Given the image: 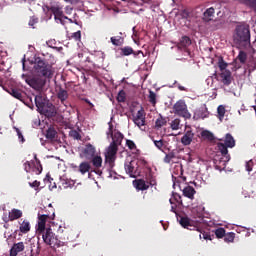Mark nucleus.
<instances>
[{
	"label": "nucleus",
	"instance_id": "4468645a",
	"mask_svg": "<svg viewBox=\"0 0 256 256\" xmlns=\"http://www.w3.org/2000/svg\"><path fill=\"white\" fill-rule=\"evenodd\" d=\"M95 153H96L95 146H93L90 143L85 145V148L83 150V155L85 159H88V161L92 160L93 157L95 156Z\"/></svg>",
	"mask_w": 256,
	"mask_h": 256
},
{
	"label": "nucleus",
	"instance_id": "aec40b11",
	"mask_svg": "<svg viewBox=\"0 0 256 256\" xmlns=\"http://www.w3.org/2000/svg\"><path fill=\"white\" fill-rule=\"evenodd\" d=\"M23 217V211L13 208L8 214V221H17V219H21Z\"/></svg>",
	"mask_w": 256,
	"mask_h": 256
},
{
	"label": "nucleus",
	"instance_id": "9d476101",
	"mask_svg": "<svg viewBox=\"0 0 256 256\" xmlns=\"http://www.w3.org/2000/svg\"><path fill=\"white\" fill-rule=\"evenodd\" d=\"M40 115H45L48 119H52V117H55L57 115V109L55 108V105L53 103H48L46 107L39 112Z\"/></svg>",
	"mask_w": 256,
	"mask_h": 256
},
{
	"label": "nucleus",
	"instance_id": "39448f33",
	"mask_svg": "<svg viewBox=\"0 0 256 256\" xmlns=\"http://www.w3.org/2000/svg\"><path fill=\"white\" fill-rule=\"evenodd\" d=\"M50 11L54 15V19H55L56 23L65 25V19H69V17H67L63 14V8L60 6H51Z\"/></svg>",
	"mask_w": 256,
	"mask_h": 256
},
{
	"label": "nucleus",
	"instance_id": "6ab92c4d",
	"mask_svg": "<svg viewBox=\"0 0 256 256\" xmlns=\"http://www.w3.org/2000/svg\"><path fill=\"white\" fill-rule=\"evenodd\" d=\"M57 98L60 100L62 105H65V107H67V104H65V101L69 99V92L67 90L60 87L57 92Z\"/></svg>",
	"mask_w": 256,
	"mask_h": 256
},
{
	"label": "nucleus",
	"instance_id": "0e129e2a",
	"mask_svg": "<svg viewBox=\"0 0 256 256\" xmlns=\"http://www.w3.org/2000/svg\"><path fill=\"white\" fill-rule=\"evenodd\" d=\"M107 137H113V135H115V133H113V124H109V129L108 132L106 133Z\"/></svg>",
	"mask_w": 256,
	"mask_h": 256
},
{
	"label": "nucleus",
	"instance_id": "9b49d317",
	"mask_svg": "<svg viewBox=\"0 0 256 256\" xmlns=\"http://www.w3.org/2000/svg\"><path fill=\"white\" fill-rule=\"evenodd\" d=\"M49 103H50L49 100L43 98V96L41 95L35 96V105L37 107L38 113H40V111L45 109L49 105Z\"/></svg>",
	"mask_w": 256,
	"mask_h": 256
},
{
	"label": "nucleus",
	"instance_id": "338daca9",
	"mask_svg": "<svg viewBox=\"0 0 256 256\" xmlns=\"http://www.w3.org/2000/svg\"><path fill=\"white\" fill-rule=\"evenodd\" d=\"M16 129V133L18 135V138L21 139L22 143L23 141H25V138L23 137V134L21 133V130H19V128H15Z\"/></svg>",
	"mask_w": 256,
	"mask_h": 256
},
{
	"label": "nucleus",
	"instance_id": "49530a36",
	"mask_svg": "<svg viewBox=\"0 0 256 256\" xmlns=\"http://www.w3.org/2000/svg\"><path fill=\"white\" fill-rule=\"evenodd\" d=\"M34 159L37 162V166L35 167V173L36 175H41L42 171H43V166H41V161H39V159H37V155L34 156Z\"/></svg>",
	"mask_w": 256,
	"mask_h": 256
},
{
	"label": "nucleus",
	"instance_id": "cd10ccee",
	"mask_svg": "<svg viewBox=\"0 0 256 256\" xmlns=\"http://www.w3.org/2000/svg\"><path fill=\"white\" fill-rule=\"evenodd\" d=\"M213 17H215V8L210 7L206 9V11L203 14V19L207 22L212 21Z\"/></svg>",
	"mask_w": 256,
	"mask_h": 256
},
{
	"label": "nucleus",
	"instance_id": "a878e982",
	"mask_svg": "<svg viewBox=\"0 0 256 256\" xmlns=\"http://www.w3.org/2000/svg\"><path fill=\"white\" fill-rule=\"evenodd\" d=\"M184 197H187L188 199H195V193H197V191H195V188H193V186H186L184 187V189L182 190Z\"/></svg>",
	"mask_w": 256,
	"mask_h": 256
},
{
	"label": "nucleus",
	"instance_id": "4be33fe9",
	"mask_svg": "<svg viewBox=\"0 0 256 256\" xmlns=\"http://www.w3.org/2000/svg\"><path fill=\"white\" fill-rule=\"evenodd\" d=\"M191 45V38L188 36H183L180 39V42L178 43L177 47L178 49H184V51H187V53H190L189 50H187V47Z\"/></svg>",
	"mask_w": 256,
	"mask_h": 256
},
{
	"label": "nucleus",
	"instance_id": "a19ab883",
	"mask_svg": "<svg viewBox=\"0 0 256 256\" xmlns=\"http://www.w3.org/2000/svg\"><path fill=\"white\" fill-rule=\"evenodd\" d=\"M217 239H223L225 238V235L227 234V232L225 231V228H218L214 231Z\"/></svg>",
	"mask_w": 256,
	"mask_h": 256
},
{
	"label": "nucleus",
	"instance_id": "7ed1b4c3",
	"mask_svg": "<svg viewBox=\"0 0 256 256\" xmlns=\"http://www.w3.org/2000/svg\"><path fill=\"white\" fill-rule=\"evenodd\" d=\"M34 71L39 77H44V79H53V75H55L53 65L49 64V62L43 60L41 57L35 58Z\"/></svg>",
	"mask_w": 256,
	"mask_h": 256
},
{
	"label": "nucleus",
	"instance_id": "473e14b6",
	"mask_svg": "<svg viewBox=\"0 0 256 256\" xmlns=\"http://www.w3.org/2000/svg\"><path fill=\"white\" fill-rule=\"evenodd\" d=\"M91 171V164L89 162H82L79 165V172L81 175H85V173H89Z\"/></svg>",
	"mask_w": 256,
	"mask_h": 256
},
{
	"label": "nucleus",
	"instance_id": "5701e85b",
	"mask_svg": "<svg viewBox=\"0 0 256 256\" xmlns=\"http://www.w3.org/2000/svg\"><path fill=\"white\" fill-rule=\"evenodd\" d=\"M136 189H138V191H147V189H149V187L151 186L149 183H147V181H145V179H138L135 180L134 182Z\"/></svg>",
	"mask_w": 256,
	"mask_h": 256
},
{
	"label": "nucleus",
	"instance_id": "e2e57ef3",
	"mask_svg": "<svg viewBox=\"0 0 256 256\" xmlns=\"http://www.w3.org/2000/svg\"><path fill=\"white\" fill-rule=\"evenodd\" d=\"M29 185H30L33 189H39V187L41 186V182L35 180L34 182H29Z\"/></svg>",
	"mask_w": 256,
	"mask_h": 256
},
{
	"label": "nucleus",
	"instance_id": "a18cd8bd",
	"mask_svg": "<svg viewBox=\"0 0 256 256\" xmlns=\"http://www.w3.org/2000/svg\"><path fill=\"white\" fill-rule=\"evenodd\" d=\"M73 185H75L74 180H70V179L62 180V187L64 189H69V187H73Z\"/></svg>",
	"mask_w": 256,
	"mask_h": 256
},
{
	"label": "nucleus",
	"instance_id": "69168bd1",
	"mask_svg": "<svg viewBox=\"0 0 256 256\" xmlns=\"http://www.w3.org/2000/svg\"><path fill=\"white\" fill-rule=\"evenodd\" d=\"M24 171H26V173H29V171H31V163L29 161L24 163Z\"/></svg>",
	"mask_w": 256,
	"mask_h": 256
},
{
	"label": "nucleus",
	"instance_id": "7c9ffc66",
	"mask_svg": "<svg viewBox=\"0 0 256 256\" xmlns=\"http://www.w3.org/2000/svg\"><path fill=\"white\" fill-rule=\"evenodd\" d=\"M119 151V146L115 145V143H110L107 148L105 155H112L117 157V152Z\"/></svg>",
	"mask_w": 256,
	"mask_h": 256
},
{
	"label": "nucleus",
	"instance_id": "f03ea898",
	"mask_svg": "<svg viewBox=\"0 0 256 256\" xmlns=\"http://www.w3.org/2000/svg\"><path fill=\"white\" fill-rule=\"evenodd\" d=\"M233 41L239 47L251 45V27L249 24L242 22L236 25L233 33Z\"/></svg>",
	"mask_w": 256,
	"mask_h": 256
},
{
	"label": "nucleus",
	"instance_id": "13d9d810",
	"mask_svg": "<svg viewBox=\"0 0 256 256\" xmlns=\"http://www.w3.org/2000/svg\"><path fill=\"white\" fill-rule=\"evenodd\" d=\"M134 119H145V110H143V108L140 109V110L137 112V114H136V116L134 117Z\"/></svg>",
	"mask_w": 256,
	"mask_h": 256
},
{
	"label": "nucleus",
	"instance_id": "864d4df0",
	"mask_svg": "<svg viewBox=\"0 0 256 256\" xmlns=\"http://www.w3.org/2000/svg\"><path fill=\"white\" fill-rule=\"evenodd\" d=\"M152 141H153L155 147H157V149H159L160 151L163 149V147L165 145L163 143V140H155V139L152 138Z\"/></svg>",
	"mask_w": 256,
	"mask_h": 256
},
{
	"label": "nucleus",
	"instance_id": "f8f14e48",
	"mask_svg": "<svg viewBox=\"0 0 256 256\" xmlns=\"http://www.w3.org/2000/svg\"><path fill=\"white\" fill-rule=\"evenodd\" d=\"M237 61H239L241 64H239ZM246 61H247V53H245L244 51H240L237 58L233 62L235 71H237V69H241V65H244Z\"/></svg>",
	"mask_w": 256,
	"mask_h": 256
},
{
	"label": "nucleus",
	"instance_id": "c9c22d12",
	"mask_svg": "<svg viewBox=\"0 0 256 256\" xmlns=\"http://www.w3.org/2000/svg\"><path fill=\"white\" fill-rule=\"evenodd\" d=\"M9 93L15 99H18L19 101H23V94L21 93V90L12 88V89H10Z\"/></svg>",
	"mask_w": 256,
	"mask_h": 256
},
{
	"label": "nucleus",
	"instance_id": "c756f323",
	"mask_svg": "<svg viewBox=\"0 0 256 256\" xmlns=\"http://www.w3.org/2000/svg\"><path fill=\"white\" fill-rule=\"evenodd\" d=\"M110 41L115 47H121L125 43V38L122 36H113L110 38Z\"/></svg>",
	"mask_w": 256,
	"mask_h": 256
},
{
	"label": "nucleus",
	"instance_id": "c03bdc74",
	"mask_svg": "<svg viewBox=\"0 0 256 256\" xmlns=\"http://www.w3.org/2000/svg\"><path fill=\"white\" fill-rule=\"evenodd\" d=\"M217 113L220 121H223V118L225 117V106L223 105L218 106Z\"/></svg>",
	"mask_w": 256,
	"mask_h": 256
},
{
	"label": "nucleus",
	"instance_id": "bb28decb",
	"mask_svg": "<svg viewBox=\"0 0 256 256\" xmlns=\"http://www.w3.org/2000/svg\"><path fill=\"white\" fill-rule=\"evenodd\" d=\"M111 139H112L111 143H114V145L119 147V145L123 143V134L119 131L114 132V135H112Z\"/></svg>",
	"mask_w": 256,
	"mask_h": 256
},
{
	"label": "nucleus",
	"instance_id": "ea45409f",
	"mask_svg": "<svg viewBox=\"0 0 256 256\" xmlns=\"http://www.w3.org/2000/svg\"><path fill=\"white\" fill-rule=\"evenodd\" d=\"M225 243H233L235 241V233L234 232H228L224 236Z\"/></svg>",
	"mask_w": 256,
	"mask_h": 256
},
{
	"label": "nucleus",
	"instance_id": "1a4fd4ad",
	"mask_svg": "<svg viewBox=\"0 0 256 256\" xmlns=\"http://www.w3.org/2000/svg\"><path fill=\"white\" fill-rule=\"evenodd\" d=\"M214 167L217 169V171H223L227 167V163H229V160H227V157L216 155L214 157Z\"/></svg>",
	"mask_w": 256,
	"mask_h": 256
},
{
	"label": "nucleus",
	"instance_id": "603ef678",
	"mask_svg": "<svg viewBox=\"0 0 256 256\" xmlns=\"http://www.w3.org/2000/svg\"><path fill=\"white\" fill-rule=\"evenodd\" d=\"M126 96H125V90H120L117 96L118 103H125Z\"/></svg>",
	"mask_w": 256,
	"mask_h": 256
},
{
	"label": "nucleus",
	"instance_id": "0eeeda50",
	"mask_svg": "<svg viewBox=\"0 0 256 256\" xmlns=\"http://www.w3.org/2000/svg\"><path fill=\"white\" fill-rule=\"evenodd\" d=\"M48 219H53L51 216L47 214L38 215V224L36 226V233L37 235H40L41 233H44V231H47V221Z\"/></svg>",
	"mask_w": 256,
	"mask_h": 256
},
{
	"label": "nucleus",
	"instance_id": "423d86ee",
	"mask_svg": "<svg viewBox=\"0 0 256 256\" xmlns=\"http://www.w3.org/2000/svg\"><path fill=\"white\" fill-rule=\"evenodd\" d=\"M125 171L133 179L139 176V165L137 164V160H131L130 162H127L125 164Z\"/></svg>",
	"mask_w": 256,
	"mask_h": 256
},
{
	"label": "nucleus",
	"instance_id": "72a5a7b5",
	"mask_svg": "<svg viewBox=\"0 0 256 256\" xmlns=\"http://www.w3.org/2000/svg\"><path fill=\"white\" fill-rule=\"evenodd\" d=\"M46 139H50V141H55L57 139V130L55 128L50 127L46 131Z\"/></svg>",
	"mask_w": 256,
	"mask_h": 256
},
{
	"label": "nucleus",
	"instance_id": "6e6d98bb",
	"mask_svg": "<svg viewBox=\"0 0 256 256\" xmlns=\"http://www.w3.org/2000/svg\"><path fill=\"white\" fill-rule=\"evenodd\" d=\"M223 27V23L220 20L213 21L212 28L214 31H217V29H221Z\"/></svg>",
	"mask_w": 256,
	"mask_h": 256
},
{
	"label": "nucleus",
	"instance_id": "774afa93",
	"mask_svg": "<svg viewBox=\"0 0 256 256\" xmlns=\"http://www.w3.org/2000/svg\"><path fill=\"white\" fill-rule=\"evenodd\" d=\"M179 91H187V88L185 86H182L181 84L178 85Z\"/></svg>",
	"mask_w": 256,
	"mask_h": 256
},
{
	"label": "nucleus",
	"instance_id": "c85d7f7f",
	"mask_svg": "<svg viewBox=\"0 0 256 256\" xmlns=\"http://www.w3.org/2000/svg\"><path fill=\"white\" fill-rule=\"evenodd\" d=\"M19 231L20 233L26 235V233H29V231H31V223L27 220H23L22 223H20Z\"/></svg>",
	"mask_w": 256,
	"mask_h": 256
},
{
	"label": "nucleus",
	"instance_id": "393cba45",
	"mask_svg": "<svg viewBox=\"0 0 256 256\" xmlns=\"http://www.w3.org/2000/svg\"><path fill=\"white\" fill-rule=\"evenodd\" d=\"M180 225H182L184 229H189L190 231H195L197 229V226L191 225V220L188 217H181Z\"/></svg>",
	"mask_w": 256,
	"mask_h": 256
},
{
	"label": "nucleus",
	"instance_id": "5fc2aeb1",
	"mask_svg": "<svg viewBox=\"0 0 256 256\" xmlns=\"http://www.w3.org/2000/svg\"><path fill=\"white\" fill-rule=\"evenodd\" d=\"M37 23H39V18L31 17L28 22V25L29 27H32V29H35V25H37Z\"/></svg>",
	"mask_w": 256,
	"mask_h": 256
},
{
	"label": "nucleus",
	"instance_id": "09e8293b",
	"mask_svg": "<svg viewBox=\"0 0 256 256\" xmlns=\"http://www.w3.org/2000/svg\"><path fill=\"white\" fill-rule=\"evenodd\" d=\"M69 135L72 137V139H75L76 141H81V134L77 130H71L69 132Z\"/></svg>",
	"mask_w": 256,
	"mask_h": 256
},
{
	"label": "nucleus",
	"instance_id": "37998d69",
	"mask_svg": "<svg viewBox=\"0 0 256 256\" xmlns=\"http://www.w3.org/2000/svg\"><path fill=\"white\" fill-rule=\"evenodd\" d=\"M201 136L204 137V139H208V141L215 139V136L209 130L202 131Z\"/></svg>",
	"mask_w": 256,
	"mask_h": 256
},
{
	"label": "nucleus",
	"instance_id": "680f3d73",
	"mask_svg": "<svg viewBox=\"0 0 256 256\" xmlns=\"http://www.w3.org/2000/svg\"><path fill=\"white\" fill-rule=\"evenodd\" d=\"M246 171H248V173H251V171H253V161L252 160L246 162Z\"/></svg>",
	"mask_w": 256,
	"mask_h": 256
},
{
	"label": "nucleus",
	"instance_id": "f704fd0d",
	"mask_svg": "<svg viewBox=\"0 0 256 256\" xmlns=\"http://www.w3.org/2000/svg\"><path fill=\"white\" fill-rule=\"evenodd\" d=\"M92 160V165L96 168L99 169L103 165V158L101 156H94L91 158Z\"/></svg>",
	"mask_w": 256,
	"mask_h": 256
},
{
	"label": "nucleus",
	"instance_id": "6e6552de",
	"mask_svg": "<svg viewBox=\"0 0 256 256\" xmlns=\"http://www.w3.org/2000/svg\"><path fill=\"white\" fill-rule=\"evenodd\" d=\"M209 109H207V105L203 104L199 108L194 111L193 119L194 121H199V119H207L209 118Z\"/></svg>",
	"mask_w": 256,
	"mask_h": 256
},
{
	"label": "nucleus",
	"instance_id": "20e7f679",
	"mask_svg": "<svg viewBox=\"0 0 256 256\" xmlns=\"http://www.w3.org/2000/svg\"><path fill=\"white\" fill-rule=\"evenodd\" d=\"M173 111L175 115H178L179 117L191 119V113H189V110L187 109L185 100H178L173 106Z\"/></svg>",
	"mask_w": 256,
	"mask_h": 256
},
{
	"label": "nucleus",
	"instance_id": "dca6fc26",
	"mask_svg": "<svg viewBox=\"0 0 256 256\" xmlns=\"http://www.w3.org/2000/svg\"><path fill=\"white\" fill-rule=\"evenodd\" d=\"M220 77L222 79L221 82L223 83V85H226L227 87L231 85L233 81V76H231L230 70H224L223 72H221Z\"/></svg>",
	"mask_w": 256,
	"mask_h": 256
},
{
	"label": "nucleus",
	"instance_id": "e433bc0d",
	"mask_svg": "<svg viewBox=\"0 0 256 256\" xmlns=\"http://www.w3.org/2000/svg\"><path fill=\"white\" fill-rule=\"evenodd\" d=\"M195 231H198L199 234V237L200 239H205L206 241H211V234L210 233H207V232H203V230L201 228H199V226H197L196 230Z\"/></svg>",
	"mask_w": 256,
	"mask_h": 256
},
{
	"label": "nucleus",
	"instance_id": "2f4dec72",
	"mask_svg": "<svg viewBox=\"0 0 256 256\" xmlns=\"http://www.w3.org/2000/svg\"><path fill=\"white\" fill-rule=\"evenodd\" d=\"M224 144L226 145V147L233 149V147H235V138H233V136L229 133L226 134Z\"/></svg>",
	"mask_w": 256,
	"mask_h": 256
},
{
	"label": "nucleus",
	"instance_id": "052dcab7",
	"mask_svg": "<svg viewBox=\"0 0 256 256\" xmlns=\"http://www.w3.org/2000/svg\"><path fill=\"white\" fill-rule=\"evenodd\" d=\"M173 199L176 201V203H179V205H183V200L181 199V195L177 193H173Z\"/></svg>",
	"mask_w": 256,
	"mask_h": 256
},
{
	"label": "nucleus",
	"instance_id": "f257e3e1",
	"mask_svg": "<svg viewBox=\"0 0 256 256\" xmlns=\"http://www.w3.org/2000/svg\"><path fill=\"white\" fill-rule=\"evenodd\" d=\"M60 235L56 236L53 233V229L47 228L44 232L38 234L42 236V239L46 245L52 247L53 249H58V247L65 246L67 241L73 242L75 241L77 235L71 229L59 230Z\"/></svg>",
	"mask_w": 256,
	"mask_h": 256
},
{
	"label": "nucleus",
	"instance_id": "79ce46f5",
	"mask_svg": "<svg viewBox=\"0 0 256 256\" xmlns=\"http://www.w3.org/2000/svg\"><path fill=\"white\" fill-rule=\"evenodd\" d=\"M179 125H181V120L176 118L170 123V127L172 131H178Z\"/></svg>",
	"mask_w": 256,
	"mask_h": 256
},
{
	"label": "nucleus",
	"instance_id": "f3484780",
	"mask_svg": "<svg viewBox=\"0 0 256 256\" xmlns=\"http://www.w3.org/2000/svg\"><path fill=\"white\" fill-rule=\"evenodd\" d=\"M195 137V133H193V130H187L185 134L181 138L182 145H191L193 143V138Z\"/></svg>",
	"mask_w": 256,
	"mask_h": 256
},
{
	"label": "nucleus",
	"instance_id": "3c124183",
	"mask_svg": "<svg viewBox=\"0 0 256 256\" xmlns=\"http://www.w3.org/2000/svg\"><path fill=\"white\" fill-rule=\"evenodd\" d=\"M175 152H170L168 154L165 155L164 157V163H171V161H173V159H175Z\"/></svg>",
	"mask_w": 256,
	"mask_h": 256
},
{
	"label": "nucleus",
	"instance_id": "b1692460",
	"mask_svg": "<svg viewBox=\"0 0 256 256\" xmlns=\"http://www.w3.org/2000/svg\"><path fill=\"white\" fill-rule=\"evenodd\" d=\"M121 51V55H123L124 57H129V55H135V57H137V55H139L140 53H143V51L139 50L138 52H135L131 46H126L120 49Z\"/></svg>",
	"mask_w": 256,
	"mask_h": 256
},
{
	"label": "nucleus",
	"instance_id": "a211bd4d",
	"mask_svg": "<svg viewBox=\"0 0 256 256\" xmlns=\"http://www.w3.org/2000/svg\"><path fill=\"white\" fill-rule=\"evenodd\" d=\"M23 251H25V244L23 242L15 243L10 249V256H17Z\"/></svg>",
	"mask_w": 256,
	"mask_h": 256
},
{
	"label": "nucleus",
	"instance_id": "bf43d9fd",
	"mask_svg": "<svg viewBox=\"0 0 256 256\" xmlns=\"http://www.w3.org/2000/svg\"><path fill=\"white\" fill-rule=\"evenodd\" d=\"M71 38H72L74 41H81V31L74 32V33L71 35Z\"/></svg>",
	"mask_w": 256,
	"mask_h": 256
},
{
	"label": "nucleus",
	"instance_id": "58836bf2",
	"mask_svg": "<svg viewBox=\"0 0 256 256\" xmlns=\"http://www.w3.org/2000/svg\"><path fill=\"white\" fill-rule=\"evenodd\" d=\"M148 100H149V103L153 105V107L157 105V94L153 92V90L149 91Z\"/></svg>",
	"mask_w": 256,
	"mask_h": 256
},
{
	"label": "nucleus",
	"instance_id": "412c9836",
	"mask_svg": "<svg viewBox=\"0 0 256 256\" xmlns=\"http://www.w3.org/2000/svg\"><path fill=\"white\" fill-rule=\"evenodd\" d=\"M115 161H117V156L105 154V163L110 173L113 171V168L115 167Z\"/></svg>",
	"mask_w": 256,
	"mask_h": 256
},
{
	"label": "nucleus",
	"instance_id": "4c0bfd02",
	"mask_svg": "<svg viewBox=\"0 0 256 256\" xmlns=\"http://www.w3.org/2000/svg\"><path fill=\"white\" fill-rule=\"evenodd\" d=\"M165 125H167V118L163 116H160L155 122V127L157 129H161V127H165Z\"/></svg>",
	"mask_w": 256,
	"mask_h": 256
},
{
	"label": "nucleus",
	"instance_id": "4d7b16f0",
	"mask_svg": "<svg viewBox=\"0 0 256 256\" xmlns=\"http://www.w3.org/2000/svg\"><path fill=\"white\" fill-rule=\"evenodd\" d=\"M126 145L131 151H133V149H137V145L133 140H126Z\"/></svg>",
	"mask_w": 256,
	"mask_h": 256
},
{
	"label": "nucleus",
	"instance_id": "ddd939ff",
	"mask_svg": "<svg viewBox=\"0 0 256 256\" xmlns=\"http://www.w3.org/2000/svg\"><path fill=\"white\" fill-rule=\"evenodd\" d=\"M145 180L150 185V187H155L157 185V180L155 179V176L153 175V170L151 167H147L145 171Z\"/></svg>",
	"mask_w": 256,
	"mask_h": 256
},
{
	"label": "nucleus",
	"instance_id": "8fccbe9b",
	"mask_svg": "<svg viewBox=\"0 0 256 256\" xmlns=\"http://www.w3.org/2000/svg\"><path fill=\"white\" fill-rule=\"evenodd\" d=\"M218 67L223 73V71H227L228 64L227 62H225V60H223V58H221L218 62Z\"/></svg>",
	"mask_w": 256,
	"mask_h": 256
},
{
	"label": "nucleus",
	"instance_id": "2eb2a0df",
	"mask_svg": "<svg viewBox=\"0 0 256 256\" xmlns=\"http://www.w3.org/2000/svg\"><path fill=\"white\" fill-rule=\"evenodd\" d=\"M217 148L219 153H221L220 157H226V161H231V155H229V147L227 145H225L223 142H218Z\"/></svg>",
	"mask_w": 256,
	"mask_h": 256
},
{
	"label": "nucleus",
	"instance_id": "de8ad7c7",
	"mask_svg": "<svg viewBox=\"0 0 256 256\" xmlns=\"http://www.w3.org/2000/svg\"><path fill=\"white\" fill-rule=\"evenodd\" d=\"M133 122L135 125H137V127H139V129L145 127V118H134Z\"/></svg>",
	"mask_w": 256,
	"mask_h": 256
}]
</instances>
